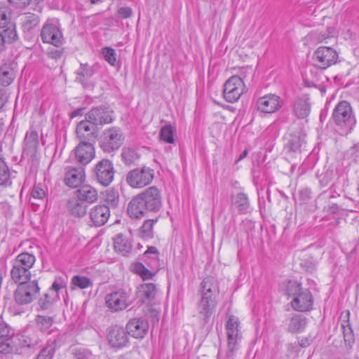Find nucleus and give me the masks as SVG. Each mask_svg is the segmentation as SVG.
<instances>
[{
    "label": "nucleus",
    "instance_id": "f257e3e1",
    "mask_svg": "<svg viewBox=\"0 0 359 359\" xmlns=\"http://www.w3.org/2000/svg\"><path fill=\"white\" fill-rule=\"evenodd\" d=\"M198 292L201 298L197 304L198 313L199 317L207 323L217 304V297L219 294V287L217 280L212 276L205 278L201 283Z\"/></svg>",
    "mask_w": 359,
    "mask_h": 359
},
{
    "label": "nucleus",
    "instance_id": "f03ea898",
    "mask_svg": "<svg viewBox=\"0 0 359 359\" xmlns=\"http://www.w3.org/2000/svg\"><path fill=\"white\" fill-rule=\"evenodd\" d=\"M36 261L35 257L29 253L18 255L12 262L11 276L15 283L28 281L31 278L30 269Z\"/></svg>",
    "mask_w": 359,
    "mask_h": 359
},
{
    "label": "nucleus",
    "instance_id": "7ed1b4c3",
    "mask_svg": "<svg viewBox=\"0 0 359 359\" xmlns=\"http://www.w3.org/2000/svg\"><path fill=\"white\" fill-rule=\"evenodd\" d=\"M334 122L346 133H350L356 123L352 107L347 101L339 102L332 111Z\"/></svg>",
    "mask_w": 359,
    "mask_h": 359
},
{
    "label": "nucleus",
    "instance_id": "20e7f679",
    "mask_svg": "<svg viewBox=\"0 0 359 359\" xmlns=\"http://www.w3.org/2000/svg\"><path fill=\"white\" fill-rule=\"evenodd\" d=\"M249 71L250 73H252L251 68H243L241 72V76H232L225 82L223 95L227 102L231 103L236 102L245 91L246 88L244 83L245 76L244 73Z\"/></svg>",
    "mask_w": 359,
    "mask_h": 359
},
{
    "label": "nucleus",
    "instance_id": "39448f33",
    "mask_svg": "<svg viewBox=\"0 0 359 359\" xmlns=\"http://www.w3.org/2000/svg\"><path fill=\"white\" fill-rule=\"evenodd\" d=\"M0 36L6 43H11L18 38L15 23L13 20L11 9L4 4H0Z\"/></svg>",
    "mask_w": 359,
    "mask_h": 359
},
{
    "label": "nucleus",
    "instance_id": "423d86ee",
    "mask_svg": "<svg viewBox=\"0 0 359 359\" xmlns=\"http://www.w3.org/2000/svg\"><path fill=\"white\" fill-rule=\"evenodd\" d=\"M226 333L227 336V356L233 355L234 351L238 349L242 339V332L238 318L234 316H229L226 322Z\"/></svg>",
    "mask_w": 359,
    "mask_h": 359
},
{
    "label": "nucleus",
    "instance_id": "0eeeda50",
    "mask_svg": "<svg viewBox=\"0 0 359 359\" xmlns=\"http://www.w3.org/2000/svg\"><path fill=\"white\" fill-rule=\"evenodd\" d=\"M19 285L14 292V299L18 304L31 303L36 298L39 287L36 280L18 283Z\"/></svg>",
    "mask_w": 359,
    "mask_h": 359
},
{
    "label": "nucleus",
    "instance_id": "6e6552de",
    "mask_svg": "<svg viewBox=\"0 0 359 359\" xmlns=\"http://www.w3.org/2000/svg\"><path fill=\"white\" fill-rule=\"evenodd\" d=\"M154 177V170L143 166L130 170L126 176V182L133 188H142L149 184Z\"/></svg>",
    "mask_w": 359,
    "mask_h": 359
},
{
    "label": "nucleus",
    "instance_id": "1a4fd4ad",
    "mask_svg": "<svg viewBox=\"0 0 359 359\" xmlns=\"http://www.w3.org/2000/svg\"><path fill=\"white\" fill-rule=\"evenodd\" d=\"M124 137L120 128L111 127L105 130L100 142V147L106 153L118 149L123 143Z\"/></svg>",
    "mask_w": 359,
    "mask_h": 359
},
{
    "label": "nucleus",
    "instance_id": "9d476101",
    "mask_svg": "<svg viewBox=\"0 0 359 359\" xmlns=\"http://www.w3.org/2000/svg\"><path fill=\"white\" fill-rule=\"evenodd\" d=\"M41 37L43 43L60 47L63 43V35L57 21L48 20L42 27Z\"/></svg>",
    "mask_w": 359,
    "mask_h": 359
},
{
    "label": "nucleus",
    "instance_id": "9b49d317",
    "mask_svg": "<svg viewBox=\"0 0 359 359\" xmlns=\"http://www.w3.org/2000/svg\"><path fill=\"white\" fill-rule=\"evenodd\" d=\"M107 307L112 311H120L126 309L132 303L130 290L118 289L105 297Z\"/></svg>",
    "mask_w": 359,
    "mask_h": 359
},
{
    "label": "nucleus",
    "instance_id": "f8f14e48",
    "mask_svg": "<svg viewBox=\"0 0 359 359\" xmlns=\"http://www.w3.org/2000/svg\"><path fill=\"white\" fill-rule=\"evenodd\" d=\"M94 176L97 182L104 187L109 185L114 177L113 163L109 159L98 161L93 169Z\"/></svg>",
    "mask_w": 359,
    "mask_h": 359
},
{
    "label": "nucleus",
    "instance_id": "ddd939ff",
    "mask_svg": "<svg viewBox=\"0 0 359 359\" xmlns=\"http://www.w3.org/2000/svg\"><path fill=\"white\" fill-rule=\"evenodd\" d=\"M313 58L316 67L326 69L337 62L338 54L331 47L320 46L314 52Z\"/></svg>",
    "mask_w": 359,
    "mask_h": 359
},
{
    "label": "nucleus",
    "instance_id": "4468645a",
    "mask_svg": "<svg viewBox=\"0 0 359 359\" xmlns=\"http://www.w3.org/2000/svg\"><path fill=\"white\" fill-rule=\"evenodd\" d=\"M107 339L109 346L117 349L126 347L129 342L125 329L118 325L109 327Z\"/></svg>",
    "mask_w": 359,
    "mask_h": 359
},
{
    "label": "nucleus",
    "instance_id": "2eb2a0df",
    "mask_svg": "<svg viewBox=\"0 0 359 359\" xmlns=\"http://www.w3.org/2000/svg\"><path fill=\"white\" fill-rule=\"evenodd\" d=\"M144 203V205L150 212H157L162 205L161 191L156 187H151L139 194Z\"/></svg>",
    "mask_w": 359,
    "mask_h": 359
},
{
    "label": "nucleus",
    "instance_id": "dca6fc26",
    "mask_svg": "<svg viewBox=\"0 0 359 359\" xmlns=\"http://www.w3.org/2000/svg\"><path fill=\"white\" fill-rule=\"evenodd\" d=\"M283 105L282 99L274 94H269L258 99L257 109L263 113L271 114L278 111Z\"/></svg>",
    "mask_w": 359,
    "mask_h": 359
},
{
    "label": "nucleus",
    "instance_id": "f3484780",
    "mask_svg": "<svg viewBox=\"0 0 359 359\" xmlns=\"http://www.w3.org/2000/svg\"><path fill=\"white\" fill-rule=\"evenodd\" d=\"M112 111L104 107H96L91 109L86 116V119L93 126H102L113 121Z\"/></svg>",
    "mask_w": 359,
    "mask_h": 359
},
{
    "label": "nucleus",
    "instance_id": "a211bd4d",
    "mask_svg": "<svg viewBox=\"0 0 359 359\" xmlns=\"http://www.w3.org/2000/svg\"><path fill=\"white\" fill-rule=\"evenodd\" d=\"M76 161L83 165L88 164L95 157L93 142L79 143L74 149Z\"/></svg>",
    "mask_w": 359,
    "mask_h": 359
},
{
    "label": "nucleus",
    "instance_id": "6ab92c4d",
    "mask_svg": "<svg viewBox=\"0 0 359 359\" xmlns=\"http://www.w3.org/2000/svg\"><path fill=\"white\" fill-rule=\"evenodd\" d=\"M90 221L95 226L104 225L110 217L109 206L106 205H97L89 211Z\"/></svg>",
    "mask_w": 359,
    "mask_h": 359
},
{
    "label": "nucleus",
    "instance_id": "aec40b11",
    "mask_svg": "<svg viewBox=\"0 0 359 359\" xmlns=\"http://www.w3.org/2000/svg\"><path fill=\"white\" fill-rule=\"evenodd\" d=\"M292 308L299 311H307L312 308L313 297L307 289L302 290L291 302Z\"/></svg>",
    "mask_w": 359,
    "mask_h": 359
},
{
    "label": "nucleus",
    "instance_id": "412c9836",
    "mask_svg": "<svg viewBox=\"0 0 359 359\" xmlns=\"http://www.w3.org/2000/svg\"><path fill=\"white\" fill-rule=\"evenodd\" d=\"M92 123L88 121H81L79 123L76 127L77 137L80 143L93 142L95 139V130L91 126Z\"/></svg>",
    "mask_w": 359,
    "mask_h": 359
},
{
    "label": "nucleus",
    "instance_id": "4be33fe9",
    "mask_svg": "<svg viewBox=\"0 0 359 359\" xmlns=\"http://www.w3.org/2000/svg\"><path fill=\"white\" fill-rule=\"evenodd\" d=\"M148 328L147 322L140 318H133L126 325L128 334L136 339L143 338L147 334Z\"/></svg>",
    "mask_w": 359,
    "mask_h": 359
},
{
    "label": "nucleus",
    "instance_id": "5701e85b",
    "mask_svg": "<svg viewBox=\"0 0 359 359\" xmlns=\"http://www.w3.org/2000/svg\"><path fill=\"white\" fill-rule=\"evenodd\" d=\"M148 211L140 195L133 198L128 205L127 212L131 218L140 219L145 217Z\"/></svg>",
    "mask_w": 359,
    "mask_h": 359
},
{
    "label": "nucleus",
    "instance_id": "b1692460",
    "mask_svg": "<svg viewBox=\"0 0 359 359\" xmlns=\"http://www.w3.org/2000/svg\"><path fill=\"white\" fill-rule=\"evenodd\" d=\"M23 149V155L27 157H33L37 152L39 147V135L36 130L30 129L27 132Z\"/></svg>",
    "mask_w": 359,
    "mask_h": 359
},
{
    "label": "nucleus",
    "instance_id": "393cba45",
    "mask_svg": "<svg viewBox=\"0 0 359 359\" xmlns=\"http://www.w3.org/2000/svg\"><path fill=\"white\" fill-rule=\"evenodd\" d=\"M85 180V172L83 168H71L65 173V184L71 188L80 186Z\"/></svg>",
    "mask_w": 359,
    "mask_h": 359
},
{
    "label": "nucleus",
    "instance_id": "a878e982",
    "mask_svg": "<svg viewBox=\"0 0 359 359\" xmlns=\"http://www.w3.org/2000/svg\"><path fill=\"white\" fill-rule=\"evenodd\" d=\"M19 19L24 32H30L37 27L40 22L39 15L29 12L20 14Z\"/></svg>",
    "mask_w": 359,
    "mask_h": 359
},
{
    "label": "nucleus",
    "instance_id": "bb28decb",
    "mask_svg": "<svg viewBox=\"0 0 359 359\" xmlns=\"http://www.w3.org/2000/svg\"><path fill=\"white\" fill-rule=\"evenodd\" d=\"M76 196L81 201L88 203H93L98 199V194L96 189L90 185H83L75 191Z\"/></svg>",
    "mask_w": 359,
    "mask_h": 359
},
{
    "label": "nucleus",
    "instance_id": "cd10ccee",
    "mask_svg": "<svg viewBox=\"0 0 359 359\" xmlns=\"http://www.w3.org/2000/svg\"><path fill=\"white\" fill-rule=\"evenodd\" d=\"M67 208L72 215L77 217H83L87 212V205L76 196L68 201Z\"/></svg>",
    "mask_w": 359,
    "mask_h": 359
},
{
    "label": "nucleus",
    "instance_id": "c85d7f7f",
    "mask_svg": "<svg viewBox=\"0 0 359 359\" xmlns=\"http://www.w3.org/2000/svg\"><path fill=\"white\" fill-rule=\"evenodd\" d=\"M11 62H6L0 67V84L9 86L15 78V71Z\"/></svg>",
    "mask_w": 359,
    "mask_h": 359
},
{
    "label": "nucleus",
    "instance_id": "c756f323",
    "mask_svg": "<svg viewBox=\"0 0 359 359\" xmlns=\"http://www.w3.org/2000/svg\"><path fill=\"white\" fill-rule=\"evenodd\" d=\"M114 246L115 250L123 256L128 255L132 250L131 241L121 233L114 238Z\"/></svg>",
    "mask_w": 359,
    "mask_h": 359
},
{
    "label": "nucleus",
    "instance_id": "7c9ffc66",
    "mask_svg": "<svg viewBox=\"0 0 359 359\" xmlns=\"http://www.w3.org/2000/svg\"><path fill=\"white\" fill-rule=\"evenodd\" d=\"M156 285L154 283H144L137 288V297L142 303L149 302L155 297Z\"/></svg>",
    "mask_w": 359,
    "mask_h": 359
},
{
    "label": "nucleus",
    "instance_id": "2f4dec72",
    "mask_svg": "<svg viewBox=\"0 0 359 359\" xmlns=\"http://www.w3.org/2000/svg\"><path fill=\"white\" fill-rule=\"evenodd\" d=\"M311 106L307 98H298L293 104V112L298 118H305L310 114Z\"/></svg>",
    "mask_w": 359,
    "mask_h": 359
},
{
    "label": "nucleus",
    "instance_id": "473e14b6",
    "mask_svg": "<svg viewBox=\"0 0 359 359\" xmlns=\"http://www.w3.org/2000/svg\"><path fill=\"white\" fill-rule=\"evenodd\" d=\"M306 325V318L302 315L298 314L291 318L288 324L287 330L292 333L300 332L304 330Z\"/></svg>",
    "mask_w": 359,
    "mask_h": 359
},
{
    "label": "nucleus",
    "instance_id": "72a5a7b5",
    "mask_svg": "<svg viewBox=\"0 0 359 359\" xmlns=\"http://www.w3.org/2000/svg\"><path fill=\"white\" fill-rule=\"evenodd\" d=\"M140 156V154L135 149L126 147L122 149L121 158L127 165L135 163L139 160Z\"/></svg>",
    "mask_w": 359,
    "mask_h": 359
},
{
    "label": "nucleus",
    "instance_id": "f704fd0d",
    "mask_svg": "<svg viewBox=\"0 0 359 359\" xmlns=\"http://www.w3.org/2000/svg\"><path fill=\"white\" fill-rule=\"evenodd\" d=\"M144 259L145 262H148L151 268L158 269L159 266L158 251L156 247H148V249L144 253Z\"/></svg>",
    "mask_w": 359,
    "mask_h": 359
},
{
    "label": "nucleus",
    "instance_id": "c9c22d12",
    "mask_svg": "<svg viewBox=\"0 0 359 359\" xmlns=\"http://www.w3.org/2000/svg\"><path fill=\"white\" fill-rule=\"evenodd\" d=\"M305 144L304 137L299 135L292 136L288 142L285 146V150L287 152H297L301 149Z\"/></svg>",
    "mask_w": 359,
    "mask_h": 359
},
{
    "label": "nucleus",
    "instance_id": "e433bc0d",
    "mask_svg": "<svg viewBox=\"0 0 359 359\" xmlns=\"http://www.w3.org/2000/svg\"><path fill=\"white\" fill-rule=\"evenodd\" d=\"M158 221L156 218L151 219H147L144 222L143 224L140 229L139 234L144 239L151 238L154 236L153 226L154 224Z\"/></svg>",
    "mask_w": 359,
    "mask_h": 359
},
{
    "label": "nucleus",
    "instance_id": "4c0bfd02",
    "mask_svg": "<svg viewBox=\"0 0 359 359\" xmlns=\"http://www.w3.org/2000/svg\"><path fill=\"white\" fill-rule=\"evenodd\" d=\"M93 74L94 70L92 67L87 64H81L77 71L76 80L82 84H84Z\"/></svg>",
    "mask_w": 359,
    "mask_h": 359
},
{
    "label": "nucleus",
    "instance_id": "58836bf2",
    "mask_svg": "<svg viewBox=\"0 0 359 359\" xmlns=\"http://www.w3.org/2000/svg\"><path fill=\"white\" fill-rule=\"evenodd\" d=\"M71 283L73 285L72 289H74L75 287L86 289L92 287L93 285V282L89 278L79 275L72 277Z\"/></svg>",
    "mask_w": 359,
    "mask_h": 359
},
{
    "label": "nucleus",
    "instance_id": "ea45409f",
    "mask_svg": "<svg viewBox=\"0 0 359 359\" xmlns=\"http://www.w3.org/2000/svg\"><path fill=\"white\" fill-rule=\"evenodd\" d=\"M175 128L170 124L163 126L160 131L161 140L168 144H173L175 142Z\"/></svg>",
    "mask_w": 359,
    "mask_h": 359
},
{
    "label": "nucleus",
    "instance_id": "a19ab883",
    "mask_svg": "<svg viewBox=\"0 0 359 359\" xmlns=\"http://www.w3.org/2000/svg\"><path fill=\"white\" fill-rule=\"evenodd\" d=\"M236 208L241 213L247 211L250 206V203L247 196L243 193H238L234 199Z\"/></svg>",
    "mask_w": 359,
    "mask_h": 359
},
{
    "label": "nucleus",
    "instance_id": "79ce46f5",
    "mask_svg": "<svg viewBox=\"0 0 359 359\" xmlns=\"http://www.w3.org/2000/svg\"><path fill=\"white\" fill-rule=\"evenodd\" d=\"M104 199L111 208H116L119 202L118 193L114 189H108L104 194Z\"/></svg>",
    "mask_w": 359,
    "mask_h": 359
},
{
    "label": "nucleus",
    "instance_id": "37998d69",
    "mask_svg": "<svg viewBox=\"0 0 359 359\" xmlns=\"http://www.w3.org/2000/svg\"><path fill=\"white\" fill-rule=\"evenodd\" d=\"M35 320L37 328L41 331L47 330L52 326L53 323L51 317L41 315L37 316Z\"/></svg>",
    "mask_w": 359,
    "mask_h": 359
},
{
    "label": "nucleus",
    "instance_id": "c03bdc74",
    "mask_svg": "<svg viewBox=\"0 0 359 359\" xmlns=\"http://www.w3.org/2000/svg\"><path fill=\"white\" fill-rule=\"evenodd\" d=\"M46 187L45 184L39 183L35 184L32 190L31 196L34 200H43L46 196Z\"/></svg>",
    "mask_w": 359,
    "mask_h": 359
},
{
    "label": "nucleus",
    "instance_id": "a18cd8bd",
    "mask_svg": "<svg viewBox=\"0 0 359 359\" xmlns=\"http://www.w3.org/2000/svg\"><path fill=\"white\" fill-rule=\"evenodd\" d=\"M10 182V171L5 161L0 158V186Z\"/></svg>",
    "mask_w": 359,
    "mask_h": 359
},
{
    "label": "nucleus",
    "instance_id": "49530a36",
    "mask_svg": "<svg viewBox=\"0 0 359 359\" xmlns=\"http://www.w3.org/2000/svg\"><path fill=\"white\" fill-rule=\"evenodd\" d=\"M102 54L104 60L111 66H115L117 62L116 50L110 47H104L102 49Z\"/></svg>",
    "mask_w": 359,
    "mask_h": 359
},
{
    "label": "nucleus",
    "instance_id": "de8ad7c7",
    "mask_svg": "<svg viewBox=\"0 0 359 359\" xmlns=\"http://www.w3.org/2000/svg\"><path fill=\"white\" fill-rule=\"evenodd\" d=\"M134 269L136 273H137L143 280L151 279L154 276L153 272L147 269L141 263L135 264Z\"/></svg>",
    "mask_w": 359,
    "mask_h": 359
},
{
    "label": "nucleus",
    "instance_id": "09e8293b",
    "mask_svg": "<svg viewBox=\"0 0 359 359\" xmlns=\"http://www.w3.org/2000/svg\"><path fill=\"white\" fill-rule=\"evenodd\" d=\"M302 290H303V289L297 281L290 280L288 282L286 288L287 294L288 296H292L294 298Z\"/></svg>",
    "mask_w": 359,
    "mask_h": 359
},
{
    "label": "nucleus",
    "instance_id": "8fccbe9b",
    "mask_svg": "<svg viewBox=\"0 0 359 359\" xmlns=\"http://www.w3.org/2000/svg\"><path fill=\"white\" fill-rule=\"evenodd\" d=\"M67 280L62 277H56L53 282L50 292L55 294V297H57V292L62 288L66 287Z\"/></svg>",
    "mask_w": 359,
    "mask_h": 359
},
{
    "label": "nucleus",
    "instance_id": "3c124183",
    "mask_svg": "<svg viewBox=\"0 0 359 359\" xmlns=\"http://www.w3.org/2000/svg\"><path fill=\"white\" fill-rule=\"evenodd\" d=\"M74 359H95L94 355L88 349L78 348L74 351Z\"/></svg>",
    "mask_w": 359,
    "mask_h": 359
},
{
    "label": "nucleus",
    "instance_id": "603ef678",
    "mask_svg": "<svg viewBox=\"0 0 359 359\" xmlns=\"http://www.w3.org/2000/svg\"><path fill=\"white\" fill-rule=\"evenodd\" d=\"M54 353V348L51 346H49L43 348L38 355L37 358L39 359H52Z\"/></svg>",
    "mask_w": 359,
    "mask_h": 359
},
{
    "label": "nucleus",
    "instance_id": "864d4df0",
    "mask_svg": "<svg viewBox=\"0 0 359 359\" xmlns=\"http://www.w3.org/2000/svg\"><path fill=\"white\" fill-rule=\"evenodd\" d=\"M13 334L12 330L5 323H0V339H9Z\"/></svg>",
    "mask_w": 359,
    "mask_h": 359
},
{
    "label": "nucleus",
    "instance_id": "5fc2aeb1",
    "mask_svg": "<svg viewBox=\"0 0 359 359\" xmlns=\"http://www.w3.org/2000/svg\"><path fill=\"white\" fill-rule=\"evenodd\" d=\"M57 298V297H55V294L53 293H47L45 294V300H41V308L46 309L49 307V306L53 304V301Z\"/></svg>",
    "mask_w": 359,
    "mask_h": 359
},
{
    "label": "nucleus",
    "instance_id": "6e6d98bb",
    "mask_svg": "<svg viewBox=\"0 0 359 359\" xmlns=\"http://www.w3.org/2000/svg\"><path fill=\"white\" fill-rule=\"evenodd\" d=\"M10 349L9 339H0V353H7Z\"/></svg>",
    "mask_w": 359,
    "mask_h": 359
},
{
    "label": "nucleus",
    "instance_id": "4d7b16f0",
    "mask_svg": "<svg viewBox=\"0 0 359 359\" xmlns=\"http://www.w3.org/2000/svg\"><path fill=\"white\" fill-rule=\"evenodd\" d=\"M119 15L123 18H130L132 15V9L129 7H122L118 11Z\"/></svg>",
    "mask_w": 359,
    "mask_h": 359
},
{
    "label": "nucleus",
    "instance_id": "13d9d810",
    "mask_svg": "<svg viewBox=\"0 0 359 359\" xmlns=\"http://www.w3.org/2000/svg\"><path fill=\"white\" fill-rule=\"evenodd\" d=\"M300 198L303 201H307L311 198V190L308 188L303 189L299 191Z\"/></svg>",
    "mask_w": 359,
    "mask_h": 359
},
{
    "label": "nucleus",
    "instance_id": "bf43d9fd",
    "mask_svg": "<svg viewBox=\"0 0 359 359\" xmlns=\"http://www.w3.org/2000/svg\"><path fill=\"white\" fill-rule=\"evenodd\" d=\"M32 0H8L9 3L18 8L25 7L29 4Z\"/></svg>",
    "mask_w": 359,
    "mask_h": 359
},
{
    "label": "nucleus",
    "instance_id": "052dcab7",
    "mask_svg": "<svg viewBox=\"0 0 359 359\" xmlns=\"http://www.w3.org/2000/svg\"><path fill=\"white\" fill-rule=\"evenodd\" d=\"M63 51L62 50H50L49 52V55L50 56L52 57V58H55V59H57V58H59L61 57Z\"/></svg>",
    "mask_w": 359,
    "mask_h": 359
},
{
    "label": "nucleus",
    "instance_id": "680f3d73",
    "mask_svg": "<svg viewBox=\"0 0 359 359\" xmlns=\"http://www.w3.org/2000/svg\"><path fill=\"white\" fill-rule=\"evenodd\" d=\"M339 210V207L337 204H332L331 205H329L327 207V212L328 213H332V214H334V213H336Z\"/></svg>",
    "mask_w": 359,
    "mask_h": 359
},
{
    "label": "nucleus",
    "instance_id": "e2e57ef3",
    "mask_svg": "<svg viewBox=\"0 0 359 359\" xmlns=\"http://www.w3.org/2000/svg\"><path fill=\"white\" fill-rule=\"evenodd\" d=\"M34 1L36 4L35 10H36L39 13H41L42 7L39 4L42 3L43 0H34Z\"/></svg>",
    "mask_w": 359,
    "mask_h": 359
},
{
    "label": "nucleus",
    "instance_id": "0e129e2a",
    "mask_svg": "<svg viewBox=\"0 0 359 359\" xmlns=\"http://www.w3.org/2000/svg\"><path fill=\"white\" fill-rule=\"evenodd\" d=\"M329 37H330L329 34H323L322 36H318V42H322V41H323L324 40H325L326 39H327Z\"/></svg>",
    "mask_w": 359,
    "mask_h": 359
},
{
    "label": "nucleus",
    "instance_id": "69168bd1",
    "mask_svg": "<svg viewBox=\"0 0 359 359\" xmlns=\"http://www.w3.org/2000/svg\"><path fill=\"white\" fill-rule=\"evenodd\" d=\"M248 155V150H244L243 152L240 155L238 161H241L242 159H243L244 158H245Z\"/></svg>",
    "mask_w": 359,
    "mask_h": 359
},
{
    "label": "nucleus",
    "instance_id": "338daca9",
    "mask_svg": "<svg viewBox=\"0 0 359 359\" xmlns=\"http://www.w3.org/2000/svg\"><path fill=\"white\" fill-rule=\"evenodd\" d=\"M0 37H1V36H0ZM5 43H4V42L2 41V38H0V51H1V50H4V44H5Z\"/></svg>",
    "mask_w": 359,
    "mask_h": 359
},
{
    "label": "nucleus",
    "instance_id": "774afa93",
    "mask_svg": "<svg viewBox=\"0 0 359 359\" xmlns=\"http://www.w3.org/2000/svg\"><path fill=\"white\" fill-rule=\"evenodd\" d=\"M34 345V344H27V346L31 347V346H33Z\"/></svg>",
    "mask_w": 359,
    "mask_h": 359
}]
</instances>
